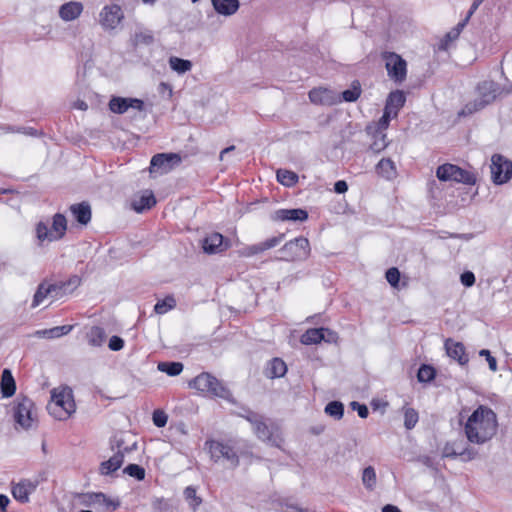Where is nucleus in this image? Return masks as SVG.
<instances>
[{"label":"nucleus","instance_id":"obj_53","mask_svg":"<svg viewBox=\"0 0 512 512\" xmlns=\"http://www.w3.org/2000/svg\"><path fill=\"white\" fill-rule=\"evenodd\" d=\"M479 356L485 357L488 362L489 369L493 372L497 371V360L494 356H492L491 352L488 349H482L479 351Z\"/></svg>","mask_w":512,"mask_h":512},{"label":"nucleus","instance_id":"obj_49","mask_svg":"<svg viewBox=\"0 0 512 512\" xmlns=\"http://www.w3.org/2000/svg\"><path fill=\"white\" fill-rule=\"evenodd\" d=\"M385 278L393 288H398L401 279V273L397 267H391L386 271Z\"/></svg>","mask_w":512,"mask_h":512},{"label":"nucleus","instance_id":"obj_29","mask_svg":"<svg viewBox=\"0 0 512 512\" xmlns=\"http://www.w3.org/2000/svg\"><path fill=\"white\" fill-rule=\"evenodd\" d=\"M376 173L386 179L396 176V167L390 158H382L375 167Z\"/></svg>","mask_w":512,"mask_h":512},{"label":"nucleus","instance_id":"obj_34","mask_svg":"<svg viewBox=\"0 0 512 512\" xmlns=\"http://www.w3.org/2000/svg\"><path fill=\"white\" fill-rule=\"evenodd\" d=\"M158 370L166 373L168 376H178L183 371V364L177 361H166L159 362L157 366Z\"/></svg>","mask_w":512,"mask_h":512},{"label":"nucleus","instance_id":"obj_38","mask_svg":"<svg viewBox=\"0 0 512 512\" xmlns=\"http://www.w3.org/2000/svg\"><path fill=\"white\" fill-rule=\"evenodd\" d=\"M35 232H36V238L39 241V245H41L42 242L45 240H48L49 242L56 241V237L48 229V225L43 221H40L36 224Z\"/></svg>","mask_w":512,"mask_h":512},{"label":"nucleus","instance_id":"obj_13","mask_svg":"<svg viewBox=\"0 0 512 512\" xmlns=\"http://www.w3.org/2000/svg\"><path fill=\"white\" fill-rule=\"evenodd\" d=\"M180 163L181 157L177 153H158L151 158L150 172L167 173Z\"/></svg>","mask_w":512,"mask_h":512},{"label":"nucleus","instance_id":"obj_63","mask_svg":"<svg viewBox=\"0 0 512 512\" xmlns=\"http://www.w3.org/2000/svg\"><path fill=\"white\" fill-rule=\"evenodd\" d=\"M460 457L464 461H470L476 458L477 451L474 448H464L462 451H459Z\"/></svg>","mask_w":512,"mask_h":512},{"label":"nucleus","instance_id":"obj_30","mask_svg":"<svg viewBox=\"0 0 512 512\" xmlns=\"http://www.w3.org/2000/svg\"><path fill=\"white\" fill-rule=\"evenodd\" d=\"M67 231L66 217L61 213H56L52 218L51 232L56 237V241L62 239Z\"/></svg>","mask_w":512,"mask_h":512},{"label":"nucleus","instance_id":"obj_41","mask_svg":"<svg viewBox=\"0 0 512 512\" xmlns=\"http://www.w3.org/2000/svg\"><path fill=\"white\" fill-rule=\"evenodd\" d=\"M362 483L367 490H374L377 483V477L374 467L368 466L364 468L362 473Z\"/></svg>","mask_w":512,"mask_h":512},{"label":"nucleus","instance_id":"obj_1","mask_svg":"<svg viewBox=\"0 0 512 512\" xmlns=\"http://www.w3.org/2000/svg\"><path fill=\"white\" fill-rule=\"evenodd\" d=\"M497 428L496 413L488 406L479 405L468 417L464 432L470 443L482 445L496 435Z\"/></svg>","mask_w":512,"mask_h":512},{"label":"nucleus","instance_id":"obj_3","mask_svg":"<svg viewBox=\"0 0 512 512\" xmlns=\"http://www.w3.org/2000/svg\"><path fill=\"white\" fill-rule=\"evenodd\" d=\"M249 423L259 440L273 447L282 448L284 438L280 426L275 421L257 413L255 418L250 419Z\"/></svg>","mask_w":512,"mask_h":512},{"label":"nucleus","instance_id":"obj_33","mask_svg":"<svg viewBox=\"0 0 512 512\" xmlns=\"http://www.w3.org/2000/svg\"><path fill=\"white\" fill-rule=\"evenodd\" d=\"M366 130H367L368 133H371L372 127L371 126H367ZM372 134H373V137H374V141L370 145L369 149L373 153L378 154L381 151H383L387 147V145H388V142L386 141L387 135L385 133L379 134V132L377 133L376 131H373Z\"/></svg>","mask_w":512,"mask_h":512},{"label":"nucleus","instance_id":"obj_2","mask_svg":"<svg viewBox=\"0 0 512 512\" xmlns=\"http://www.w3.org/2000/svg\"><path fill=\"white\" fill-rule=\"evenodd\" d=\"M475 92L478 97L468 102L459 112V116L472 115L493 104L504 92L505 89L493 80H483L477 83Z\"/></svg>","mask_w":512,"mask_h":512},{"label":"nucleus","instance_id":"obj_12","mask_svg":"<svg viewBox=\"0 0 512 512\" xmlns=\"http://www.w3.org/2000/svg\"><path fill=\"white\" fill-rule=\"evenodd\" d=\"M109 109L115 114H124L129 108L143 111L145 103L142 99L132 97L112 96L108 103Z\"/></svg>","mask_w":512,"mask_h":512},{"label":"nucleus","instance_id":"obj_6","mask_svg":"<svg viewBox=\"0 0 512 512\" xmlns=\"http://www.w3.org/2000/svg\"><path fill=\"white\" fill-rule=\"evenodd\" d=\"M278 260L293 262L306 260L311 252L309 240L303 236L294 238L285 243L278 251Z\"/></svg>","mask_w":512,"mask_h":512},{"label":"nucleus","instance_id":"obj_17","mask_svg":"<svg viewBox=\"0 0 512 512\" xmlns=\"http://www.w3.org/2000/svg\"><path fill=\"white\" fill-rule=\"evenodd\" d=\"M81 498V503L84 506H91L94 504H100L104 505L106 507H112L113 510H116L120 507V501L119 500H111L109 499L106 494L103 492H87L82 493L79 495Z\"/></svg>","mask_w":512,"mask_h":512},{"label":"nucleus","instance_id":"obj_56","mask_svg":"<svg viewBox=\"0 0 512 512\" xmlns=\"http://www.w3.org/2000/svg\"><path fill=\"white\" fill-rule=\"evenodd\" d=\"M108 347L112 351H120L124 347V340L117 335H113L108 342Z\"/></svg>","mask_w":512,"mask_h":512},{"label":"nucleus","instance_id":"obj_37","mask_svg":"<svg viewBox=\"0 0 512 512\" xmlns=\"http://www.w3.org/2000/svg\"><path fill=\"white\" fill-rule=\"evenodd\" d=\"M324 411L335 420H340L344 415V404L338 400L330 401L326 404Z\"/></svg>","mask_w":512,"mask_h":512},{"label":"nucleus","instance_id":"obj_62","mask_svg":"<svg viewBox=\"0 0 512 512\" xmlns=\"http://www.w3.org/2000/svg\"><path fill=\"white\" fill-rule=\"evenodd\" d=\"M48 286H54L53 293L50 294L54 298H60L67 293V290L65 289V284H62V282L49 284Z\"/></svg>","mask_w":512,"mask_h":512},{"label":"nucleus","instance_id":"obj_36","mask_svg":"<svg viewBox=\"0 0 512 512\" xmlns=\"http://www.w3.org/2000/svg\"><path fill=\"white\" fill-rule=\"evenodd\" d=\"M361 84L358 80H354L349 89L341 93L340 102H355L361 95Z\"/></svg>","mask_w":512,"mask_h":512},{"label":"nucleus","instance_id":"obj_44","mask_svg":"<svg viewBox=\"0 0 512 512\" xmlns=\"http://www.w3.org/2000/svg\"><path fill=\"white\" fill-rule=\"evenodd\" d=\"M419 420L418 412L411 407L404 408V426L407 430L413 429Z\"/></svg>","mask_w":512,"mask_h":512},{"label":"nucleus","instance_id":"obj_20","mask_svg":"<svg viewBox=\"0 0 512 512\" xmlns=\"http://www.w3.org/2000/svg\"><path fill=\"white\" fill-rule=\"evenodd\" d=\"M70 211H71L74 219L80 225L86 226L91 221V217H92L91 206L86 201L72 204L70 206Z\"/></svg>","mask_w":512,"mask_h":512},{"label":"nucleus","instance_id":"obj_4","mask_svg":"<svg viewBox=\"0 0 512 512\" xmlns=\"http://www.w3.org/2000/svg\"><path fill=\"white\" fill-rule=\"evenodd\" d=\"M189 387L195 388L201 394L209 397H218L233 402L231 391L220 380L208 372H202L189 381Z\"/></svg>","mask_w":512,"mask_h":512},{"label":"nucleus","instance_id":"obj_64","mask_svg":"<svg viewBox=\"0 0 512 512\" xmlns=\"http://www.w3.org/2000/svg\"><path fill=\"white\" fill-rule=\"evenodd\" d=\"M110 447L112 450H123L125 447V440L121 436L115 435L110 439Z\"/></svg>","mask_w":512,"mask_h":512},{"label":"nucleus","instance_id":"obj_35","mask_svg":"<svg viewBox=\"0 0 512 512\" xmlns=\"http://www.w3.org/2000/svg\"><path fill=\"white\" fill-rule=\"evenodd\" d=\"M437 375L436 369L430 364H421L417 371V380L420 383H430Z\"/></svg>","mask_w":512,"mask_h":512},{"label":"nucleus","instance_id":"obj_32","mask_svg":"<svg viewBox=\"0 0 512 512\" xmlns=\"http://www.w3.org/2000/svg\"><path fill=\"white\" fill-rule=\"evenodd\" d=\"M53 290L54 286H47L46 281L41 282L33 296L31 308L39 306L49 294L53 293Z\"/></svg>","mask_w":512,"mask_h":512},{"label":"nucleus","instance_id":"obj_61","mask_svg":"<svg viewBox=\"0 0 512 512\" xmlns=\"http://www.w3.org/2000/svg\"><path fill=\"white\" fill-rule=\"evenodd\" d=\"M283 238H284V234H280L278 236H274L269 239H266L265 241L262 242L265 250L276 247L283 240Z\"/></svg>","mask_w":512,"mask_h":512},{"label":"nucleus","instance_id":"obj_28","mask_svg":"<svg viewBox=\"0 0 512 512\" xmlns=\"http://www.w3.org/2000/svg\"><path fill=\"white\" fill-rule=\"evenodd\" d=\"M88 344L92 347H101L106 340V332L100 326H92L86 333Z\"/></svg>","mask_w":512,"mask_h":512},{"label":"nucleus","instance_id":"obj_55","mask_svg":"<svg viewBox=\"0 0 512 512\" xmlns=\"http://www.w3.org/2000/svg\"><path fill=\"white\" fill-rule=\"evenodd\" d=\"M350 407L353 411H357L360 418L365 419L369 415V409L365 404H361L358 401H352Z\"/></svg>","mask_w":512,"mask_h":512},{"label":"nucleus","instance_id":"obj_40","mask_svg":"<svg viewBox=\"0 0 512 512\" xmlns=\"http://www.w3.org/2000/svg\"><path fill=\"white\" fill-rule=\"evenodd\" d=\"M169 64L171 69L178 72L179 74H184L190 71L192 68V63L190 60L182 59L176 56L170 57Z\"/></svg>","mask_w":512,"mask_h":512},{"label":"nucleus","instance_id":"obj_59","mask_svg":"<svg viewBox=\"0 0 512 512\" xmlns=\"http://www.w3.org/2000/svg\"><path fill=\"white\" fill-rule=\"evenodd\" d=\"M80 283L81 278L77 275H73L67 281L62 282V284H65V289L69 292H72L75 288H77Z\"/></svg>","mask_w":512,"mask_h":512},{"label":"nucleus","instance_id":"obj_39","mask_svg":"<svg viewBox=\"0 0 512 512\" xmlns=\"http://www.w3.org/2000/svg\"><path fill=\"white\" fill-rule=\"evenodd\" d=\"M277 180L286 187H292L298 182V175L290 170L279 169L277 171Z\"/></svg>","mask_w":512,"mask_h":512},{"label":"nucleus","instance_id":"obj_14","mask_svg":"<svg viewBox=\"0 0 512 512\" xmlns=\"http://www.w3.org/2000/svg\"><path fill=\"white\" fill-rule=\"evenodd\" d=\"M308 97L311 103L316 105L332 106L340 102V96L333 90L323 87L313 88L309 91Z\"/></svg>","mask_w":512,"mask_h":512},{"label":"nucleus","instance_id":"obj_42","mask_svg":"<svg viewBox=\"0 0 512 512\" xmlns=\"http://www.w3.org/2000/svg\"><path fill=\"white\" fill-rule=\"evenodd\" d=\"M396 118V112H390L388 108L383 109V114L379 121L377 122L376 126L373 128L374 131L379 134L383 133L384 130H386L389 127L391 119Z\"/></svg>","mask_w":512,"mask_h":512},{"label":"nucleus","instance_id":"obj_22","mask_svg":"<svg viewBox=\"0 0 512 512\" xmlns=\"http://www.w3.org/2000/svg\"><path fill=\"white\" fill-rule=\"evenodd\" d=\"M215 11L223 16H231L240 7L239 0H211Z\"/></svg>","mask_w":512,"mask_h":512},{"label":"nucleus","instance_id":"obj_46","mask_svg":"<svg viewBox=\"0 0 512 512\" xmlns=\"http://www.w3.org/2000/svg\"><path fill=\"white\" fill-rule=\"evenodd\" d=\"M123 472L138 481H142L145 478V469L138 464H128Z\"/></svg>","mask_w":512,"mask_h":512},{"label":"nucleus","instance_id":"obj_50","mask_svg":"<svg viewBox=\"0 0 512 512\" xmlns=\"http://www.w3.org/2000/svg\"><path fill=\"white\" fill-rule=\"evenodd\" d=\"M459 35L451 29L449 32H447L444 37L441 39L438 50L440 51H447L449 49V45L452 41L458 39Z\"/></svg>","mask_w":512,"mask_h":512},{"label":"nucleus","instance_id":"obj_43","mask_svg":"<svg viewBox=\"0 0 512 512\" xmlns=\"http://www.w3.org/2000/svg\"><path fill=\"white\" fill-rule=\"evenodd\" d=\"M176 306V300L172 295L166 296L163 300H159L155 306L154 311L157 314H165Z\"/></svg>","mask_w":512,"mask_h":512},{"label":"nucleus","instance_id":"obj_26","mask_svg":"<svg viewBox=\"0 0 512 512\" xmlns=\"http://www.w3.org/2000/svg\"><path fill=\"white\" fill-rule=\"evenodd\" d=\"M155 204L156 199L154 194L152 191L147 190L139 197V199L133 201L132 207L136 212L141 213L145 210L151 209Z\"/></svg>","mask_w":512,"mask_h":512},{"label":"nucleus","instance_id":"obj_24","mask_svg":"<svg viewBox=\"0 0 512 512\" xmlns=\"http://www.w3.org/2000/svg\"><path fill=\"white\" fill-rule=\"evenodd\" d=\"M83 11V5L80 2H68L61 5L59 16L65 21L76 19Z\"/></svg>","mask_w":512,"mask_h":512},{"label":"nucleus","instance_id":"obj_19","mask_svg":"<svg viewBox=\"0 0 512 512\" xmlns=\"http://www.w3.org/2000/svg\"><path fill=\"white\" fill-rule=\"evenodd\" d=\"M274 221L304 222L308 219V212L302 208L278 209L272 215Z\"/></svg>","mask_w":512,"mask_h":512},{"label":"nucleus","instance_id":"obj_21","mask_svg":"<svg viewBox=\"0 0 512 512\" xmlns=\"http://www.w3.org/2000/svg\"><path fill=\"white\" fill-rule=\"evenodd\" d=\"M0 392L2 397H12L16 392V382L10 369H4L0 379Z\"/></svg>","mask_w":512,"mask_h":512},{"label":"nucleus","instance_id":"obj_18","mask_svg":"<svg viewBox=\"0 0 512 512\" xmlns=\"http://www.w3.org/2000/svg\"><path fill=\"white\" fill-rule=\"evenodd\" d=\"M447 355L456 360L461 366H465L469 362V357L466 353V348L462 342L454 341L448 338L444 342Z\"/></svg>","mask_w":512,"mask_h":512},{"label":"nucleus","instance_id":"obj_23","mask_svg":"<svg viewBox=\"0 0 512 512\" xmlns=\"http://www.w3.org/2000/svg\"><path fill=\"white\" fill-rule=\"evenodd\" d=\"M406 102V96L403 91L401 90H395L389 93L385 108H388L390 112H396V117L398 116V113L400 109L405 105Z\"/></svg>","mask_w":512,"mask_h":512},{"label":"nucleus","instance_id":"obj_9","mask_svg":"<svg viewBox=\"0 0 512 512\" xmlns=\"http://www.w3.org/2000/svg\"><path fill=\"white\" fill-rule=\"evenodd\" d=\"M205 444L208 446L211 459L214 462H218L221 458H224L230 462L233 468L239 466V455L233 446L217 440H208Z\"/></svg>","mask_w":512,"mask_h":512},{"label":"nucleus","instance_id":"obj_5","mask_svg":"<svg viewBox=\"0 0 512 512\" xmlns=\"http://www.w3.org/2000/svg\"><path fill=\"white\" fill-rule=\"evenodd\" d=\"M47 410L57 420L68 419L76 410L73 391L69 387L60 392L53 389L51 391V401L47 404Z\"/></svg>","mask_w":512,"mask_h":512},{"label":"nucleus","instance_id":"obj_25","mask_svg":"<svg viewBox=\"0 0 512 512\" xmlns=\"http://www.w3.org/2000/svg\"><path fill=\"white\" fill-rule=\"evenodd\" d=\"M287 372L286 363L278 357L271 359L268 363V367L266 370V376L268 378H280L283 377Z\"/></svg>","mask_w":512,"mask_h":512},{"label":"nucleus","instance_id":"obj_47","mask_svg":"<svg viewBox=\"0 0 512 512\" xmlns=\"http://www.w3.org/2000/svg\"><path fill=\"white\" fill-rule=\"evenodd\" d=\"M154 42V36L150 31L137 32L133 37L134 46L138 45H151Z\"/></svg>","mask_w":512,"mask_h":512},{"label":"nucleus","instance_id":"obj_7","mask_svg":"<svg viewBox=\"0 0 512 512\" xmlns=\"http://www.w3.org/2000/svg\"><path fill=\"white\" fill-rule=\"evenodd\" d=\"M436 176L440 181L453 180L466 185H474L476 183V176L474 173L450 163L440 165L437 168Z\"/></svg>","mask_w":512,"mask_h":512},{"label":"nucleus","instance_id":"obj_45","mask_svg":"<svg viewBox=\"0 0 512 512\" xmlns=\"http://www.w3.org/2000/svg\"><path fill=\"white\" fill-rule=\"evenodd\" d=\"M11 493L14 499L18 502L22 504L29 502V493L27 492V489L24 488V485H22L20 482L12 485Z\"/></svg>","mask_w":512,"mask_h":512},{"label":"nucleus","instance_id":"obj_16","mask_svg":"<svg viewBox=\"0 0 512 512\" xmlns=\"http://www.w3.org/2000/svg\"><path fill=\"white\" fill-rule=\"evenodd\" d=\"M229 246V240L218 232L207 235L202 241V248L206 254H216L224 251Z\"/></svg>","mask_w":512,"mask_h":512},{"label":"nucleus","instance_id":"obj_11","mask_svg":"<svg viewBox=\"0 0 512 512\" xmlns=\"http://www.w3.org/2000/svg\"><path fill=\"white\" fill-rule=\"evenodd\" d=\"M34 407V402L26 397L22 396L19 399L17 405L14 408V419L17 424H19L24 429H29L32 426L33 416L32 409Z\"/></svg>","mask_w":512,"mask_h":512},{"label":"nucleus","instance_id":"obj_27","mask_svg":"<svg viewBox=\"0 0 512 512\" xmlns=\"http://www.w3.org/2000/svg\"><path fill=\"white\" fill-rule=\"evenodd\" d=\"M72 329V325L55 326L50 329L38 330L35 335L46 339H54L69 334Z\"/></svg>","mask_w":512,"mask_h":512},{"label":"nucleus","instance_id":"obj_52","mask_svg":"<svg viewBox=\"0 0 512 512\" xmlns=\"http://www.w3.org/2000/svg\"><path fill=\"white\" fill-rule=\"evenodd\" d=\"M152 420L156 427L162 428L167 424L168 416L164 411L155 410L153 412Z\"/></svg>","mask_w":512,"mask_h":512},{"label":"nucleus","instance_id":"obj_57","mask_svg":"<svg viewBox=\"0 0 512 512\" xmlns=\"http://www.w3.org/2000/svg\"><path fill=\"white\" fill-rule=\"evenodd\" d=\"M460 281H461V284L465 287H471L475 284V275L473 272L471 271H464L461 275H460Z\"/></svg>","mask_w":512,"mask_h":512},{"label":"nucleus","instance_id":"obj_48","mask_svg":"<svg viewBox=\"0 0 512 512\" xmlns=\"http://www.w3.org/2000/svg\"><path fill=\"white\" fill-rule=\"evenodd\" d=\"M184 497L194 509L202 503V499L197 496L196 489L193 486L184 489Z\"/></svg>","mask_w":512,"mask_h":512},{"label":"nucleus","instance_id":"obj_15","mask_svg":"<svg viewBox=\"0 0 512 512\" xmlns=\"http://www.w3.org/2000/svg\"><path fill=\"white\" fill-rule=\"evenodd\" d=\"M123 18L122 9L117 4L106 5L100 12V23L107 29H114Z\"/></svg>","mask_w":512,"mask_h":512},{"label":"nucleus","instance_id":"obj_31","mask_svg":"<svg viewBox=\"0 0 512 512\" xmlns=\"http://www.w3.org/2000/svg\"><path fill=\"white\" fill-rule=\"evenodd\" d=\"M322 331H325L324 327L310 328V329L306 330L300 338L301 343L304 345H312V344L321 343L324 339V335L322 334Z\"/></svg>","mask_w":512,"mask_h":512},{"label":"nucleus","instance_id":"obj_54","mask_svg":"<svg viewBox=\"0 0 512 512\" xmlns=\"http://www.w3.org/2000/svg\"><path fill=\"white\" fill-rule=\"evenodd\" d=\"M118 469L119 468L116 467L115 463L111 460V458H109L106 461H103L99 467L100 474L102 475H109Z\"/></svg>","mask_w":512,"mask_h":512},{"label":"nucleus","instance_id":"obj_60","mask_svg":"<svg viewBox=\"0 0 512 512\" xmlns=\"http://www.w3.org/2000/svg\"><path fill=\"white\" fill-rule=\"evenodd\" d=\"M257 413L258 412L253 411L247 406H241L240 411L237 413V415L241 418H244L246 421L250 422V419L255 418Z\"/></svg>","mask_w":512,"mask_h":512},{"label":"nucleus","instance_id":"obj_10","mask_svg":"<svg viewBox=\"0 0 512 512\" xmlns=\"http://www.w3.org/2000/svg\"><path fill=\"white\" fill-rule=\"evenodd\" d=\"M491 178L494 184L502 185L512 178V161L501 154L491 158Z\"/></svg>","mask_w":512,"mask_h":512},{"label":"nucleus","instance_id":"obj_51","mask_svg":"<svg viewBox=\"0 0 512 512\" xmlns=\"http://www.w3.org/2000/svg\"><path fill=\"white\" fill-rule=\"evenodd\" d=\"M277 504L282 508L283 512H308L307 509L301 508L296 504L289 503L287 499H279Z\"/></svg>","mask_w":512,"mask_h":512},{"label":"nucleus","instance_id":"obj_58","mask_svg":"<svg viewBox=\"0 0 512 512\" xmlns=\"http://www.w3.org/2000/svg\"><path fill=\"white\" fill-rule=\"evenodd\" d=\"M325 331H322V334L324 335L323 341L326 343H337L339 340V335L337 332L331 330L330 328L324 327Z\"/></svg>","mask_w":512,"mask_h":512},{"label":"nucleus","instance_id":"obj_8","mask_svg":"<svg viewBox=\"0 0 512 512\" xmlns=\"http://www.w3.org/2000/svg\"><path fill=\"white\" fill-rule=\"evenodd\" d=\"M381 57L385 61V68L389 78L398 84L404 82L407 76L406 60L399 54L390 51L382 52Z\"/></svg>","mask_w":512,"mask_h":512}]
</instances>
